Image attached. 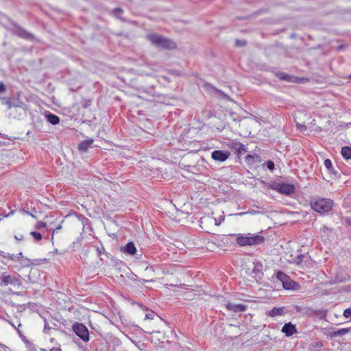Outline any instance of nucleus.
<instances>
[{
    "label": "nucleus",
    "instance_id": "nucleus-43",
    "mask_svg": "<svg viewBox=\"0 0 351 351\" xmlns=\"http://www.w3.org/2000/svg\"><path fill=\"white\" fill-rule=\"evenodd\" d=\"M50 351H62L60 348H53L50 350Z\"/></svg>",
    "mask_w": 351,
    "mask_h": 351
},
{
    "label": "nucleus",
    "instance_id": "nucleus-14",
    "mask_svg": "<svg viewBox=\"0 0 351 351\" xmlns=\"http://www.w3.org/2000/svg\"><path fill=\"white\" fill-rule=\"evenodd\" d=\"M121 251L128 255H134L136 252V248L133 242H128L125 246L121 247Z\"/></svg>",
    "mask_w": 351,
    "mask_h": 351
},
{
    "label": "nucleus",
    "instance_id": "nucleus-48",
    "mask_svg": "<svg viewBox=\"0 0 351 351\" xmlns=\"http://www.w3.org/2000/svg\"><path fill=\"white\" fill-rule=\"evenodd\" d=\"M50 328H51L50 327H48V326L45 324V328H44V332H46V330H47V329H50Z\"/></svg>",
    "mask_w": 351,
    "mask_h": 351
},
{
    "label": "nucleus",
    "instance_id": "nucleus-9",
    "mask_svg": "<svg viewBox=\"0 0 351 351\" xmlns=\"http://www.w3.org/2000/svg\"><path fill=\"white\" fill-rule=\"evenodd\" d=\"M73 330L77 336L82 341L87 342L89 341V332L85 325L81 323H75L73 325Z\"/></svg>",
    "mask_w": 351,
    "mask_h": 351
},
{
    "label": "nucleus",
    "instance_id": "nucleus-4",
    "mask_svg": "<svg viewBox=\"0 0 351 351\" xmlns=\"http://www.w3.org/2000/svg\"><path fill=\"white\" fill-rule=\"evenodd\" d=\"M149 40L155 46L165 49H173L176 48V44L170 39H168L158 34H149L147 36Z\"/></svg>",
    "mask_w": 351,
    "mask_h": 351
},
{
    "label": "nucleus",
    "instance_id": "nucleus-10",
    "mask_svg": "<svg viewBox=\"0 0 351 351\" xmlns=\"http://www.w3.org/2000/svg\"><path fill=\"white\" fill-rule=\"evenodd\" d=\"M230 156V152L226 150H215L212 152L211 157L213 160L219 162L226 160Z\"/></svg>",
    "mask_w": 351,
    "mask_h": 351
},
{
    "label": "nucleus",
    "instance_id": "nucleus-26",
    "mask_svg": "<svg viewBox=\"0 0 351 351\" xmlns=\"http://www.w3.org/2000/svg\"><path fill=\"white\" fill-rule=\"evenodd\" d=\"M30 234L33 237L35 241H40L43 238L42 234L36 231H32L30 232Z\"/></svg>",
    "mask_w": 351,
    "mask_h": 351
},
{
    "label": "nucleus",
    "instance_id": "nucleus-13",
    "mask_svg": "<svg viewBox=\"0 0 351 351\" xmlns=\"http://www.w3.org/2000/svg\"><path fill=\"white\" fill-rule=\"evenodd\" d=\"M226 307L228 311L234 313L243 312L246 310V306L241 304H234L231 302H228L226 304Z\"/></svg>",
    "mask_w": 351,
    "mask_h": 351
},
{
    "label": "nucleus",
    "instance_id": "nucleus-22",
    "mask_svg": "<svg viewBox=\"0 0 351 351\" xmlns=\"http://www.w3.org/2000/svg\"><path fill=\"white\" fill-rule=\"evenodd\" d=\"M324 165L330 174L334 175L335 176H338V172L334 169L332 162L330 159H326L324 160Z\"/></svg>",
    "mask_w": 351,
    "mask_h": 351
},
{
    "label": "nucleus",
    "instance_id": "nucleus-47",
    "mask_svg": "<svg viewBox=\"0 0 351 351\" xmlns=\"http://www.w3.org/2000/svg\"><path fill=\"white\" fill-rule=\"evenodd\" d=\"M8 323H9V324H10V325L14 328L16 329V327L15 326V325H14L12 322H10V321H8Z\"/></svg>",
    "mask_w": 351,
    "mask_h": 351
},
{
    "label": "nucleus",
    "instance_id": "nucleus-34",
    "mask_svg": "<svg viewBox=\"0 0 351 351\" xmlns=\"http://www.w3.org/2000/svg\"><path fill=\"white\" fill-rule=\"evenodd\" d=\"M246 44H247V42L244 40H241L237 39L236 40V46L237 47H244L246 45Z\"/></svg>",
    "mask_w": 351,
    "mask_h": 351
},
{
    "label": "nucleus",
    "instance_id": "nucleus-19",
    "mask_svg": "<svg viewBox=\"0 0 351 351\" xmlns=\"http://www.w3.org/2000/svg\"><path fill=\"white\" fill-rule=\"evenodd\" d=\"M18 98L14 97H0V102L7 106L8 109L14 104Z\"/></svg>",
    "mask_w": 351,
    "mask_h": 351
},
{
    "label": "nucleus",
    "instance_id": "nucleus-40",
    "mask_svg": "<svg viewBox=\"0 0 351 351\" xmlns=\"http://www.w3.org/2000/svg\"><path fill=\"white\" fill-rule=\"evenodd\" d=\"M14 239L18 240V241H22V240H23L24 237H23V236L22 234H20L19 236L15 235L14 236Z\"/></svg>",
    "mask_w": 351,
    "mask_h": 351
},
{
    "label": "nucleus",
    "instance_id": "nucleus-46",
    "mask_svg": "<svg viewBox=\"0 0 351 351\" xmlns=\"http://www.w3.org/2000/svg\"><path fill=\"white\" fill-rule=\"evenodd\" d=\"M62 228L61 226H59L58 227H57L54 230H53V234L56 233L58 232V230H60V228Z\"/></svg>",
    "mask_w": 351,
    "mask_h": 351
},
{
    "label": "nucleus",
    "instance_id": "nucleus-35",
    "mask_svg": "<svg viewBox=\"0 0 351 351\" xmlns=\"http://www.w3.org/2000/svg\"><path fill=\"white\" fill-rule=\"evenodd\" d=\"M45 227H46V223L41 221H38L36 225V228H37V229H39L41 228H45Z\"/></svg>",
    "mask_w": 351,
    "mask_h": 351
},
{
    "label": "nucleus",
    "instance_id": "nucleus-52",
    "mask_svg": "<svg viewBox=\"0 0 351 351\" xmlns=\"http://www.w3.org/2000/svg\"><path fill=\"white\" fill-rule=\"evenodd\" d=\"M215 224H216L217 226H218V225H219V224H220V222H219V223H217V221H215Z\"/></svg>",
    "mask_w": 351,
    "mask_h": 351
},
{
    "label": "nucleus",
    "instance_id": "nucleus-36",
    "mask_svg": "<svg viewBox=\"0 0 351 351\" xmlns=\"http://www.w3.org/2000/svg\"><path fill=\"white\" fill-rule=\"evenodd\" d=\"M6 90V86L2 82H0V93H3Z\"/></svg>",
    "mask_w": 351,
    "mask_h": 351
},
{
    "label": "nucleus",
    "instance_id": "nucleus-38",
    "mask_svg": "<svg viewBox=\"0 0 351 351\" xmlns=\"http://www.w3.org/2000/svg\"><path fill=\"white\" fill-rule=\"evenodd\" d=\"M155 316V314L154 312H150L149 313H147L145 315V319H153L154 317Z\"/></svg>",
    "mask_w": 351,
    "mask_h": 351
},
{
    "label": "nucleus",
    "instance_id": "nucleus-11",
    "mask_svg": "<svg viewBox=\"0 0 351 351\" xmlns=\"http://www.w3.org/2000/svg\"><path fill=\"white\" fill-rule=\"evenodd\" d=\"M281 331L285 334L287 337H291L297 333V328L291 322L286 323L282 328Z\"/></svg>",
    "mask_w": 351,
    "mask_h": 351
},
{
    "label": "nucleus",
    "instance_id": "nucleus-6",
    "mask_svg": "<svg viewBox=\"0 0 351 351\" xmlns=\"http://www.w3.org/2000/svg\"><path fill=\"white\" fill-rule=\"evenodd\" d=\"M20 278L21 276L19 274L10 275L8 272H3L0 275V287L10 285L20 287L22 285Z\"/></svg>",
    "mask_w": 351,
    "mask_h": 351
},
{
    "label": "nucleus",
    "instance_id": "nucleus-3",
    "mask_svg": "<svg viewBox=\"0 0 351 351\" xmlns=\"http://www.w3.org/2000/svg\"><path fill=\"white\" fill-rule=\"evenodd\" d=\"M8 21L12 26V28L8 29L12 34L28 41H33L36 39L35 36L32 33L27 31L12 19L8 17Z\"/></svg>",
    "mask_w": 351,
    "mask_h": 351
},
{
    "label": "nucleus",
    "instance_id": "nucleus-8",
    "mask_svg": "<svg viewBox=\"0 0 351 351\" xmlns=\"http://www.w3.org/2000/svg\"><path fill=\"white\" fill-rule=\"evenodd\" d=\"M269 189L275 190L280 194L289 196L295 192V186L292 184L272 182L268 185Z\"/></svg>",
    "mask_w": 351,
    "mask_h": 351
},
{
    "label": "nucleus",
    "instance_id": "nucleus-42",
    "mask_svg": "<svg viewBox=\"0 0 351 351\" xmlns=\"http://www.w3.org/2000/svg\"><path fill=\"white\" fill-rule=\"evenodd\" d=\"M23 212H24L25 213L27 214V215H31V216H32V217H34V218H36V217L34 215V213H31L27 212V211H25V210H23Z\"/></svg>",
    "mask_w": 351,
    "mask_h": 351
},
{
    "label": "nucleus",
    "instance_id": "nucleus-25",
    "mask_svg": "<svg viewBox=\"0 0 351 351\" xmlns=\"http://www.w3.org/2000/svg\"><path fill=\"white\" fill-rule=\"evenodd\" d=\"M263 265L261 263H256L254 264L252 272L255 274H258L261 272Z\"/></svg>",
    "mask_w": 351,
    "mask_h": 351
},
{
    "label": "nucleus",
    "instance_id": "nucleus-23",
    "mask_svg": "<svg viewBox=\"0 0 351 351\" xmlns=\"http://www.w3.org/2000/svg\"><path fill=\"white\" fill-rule=\"evenodd\" d=\"M351 328H340L336 331L332 332L330 333V336L331 338L343 336L348 333Z\"/></svg>",
    "mask_w": 351,
    "mask_h": 351
},
{
    "label": "nucleus",
    "instance_id": "nucleus-49",
    "mask_svg": "<svg viewBox=\"0 0 351 351\" xmlns=\"http://www.w3.org/2000/svg\"><path fill=\"white\" fill-rule=\"evenodd\" d=\"M0 319H3V320H5L6 322H8V320L5 319V317H3V316H0Z\"/></svg>",
    "mask_w": 351,
    "mask_h": 351
},
{
    "label": "nucleus",
    "instance_id": "nucleus-30",
    "mask_svg": "<svg viewBox=\"0 0 351 351\" xmlns=\"http://www.w3.org/2000/svg\"><path fill=\"white\" fill-rule=\"evenodd\" d=\"M26 261V264L25 265L26 266H29V265H36L38 264V260L35 259V260H32V259H29V258H25V259Z\"/></svg>",
    "mask_w": 351,
    "mask_h": 351
},
{
    "label": "nucleus",
    "instance_id": "nucleus-15",
    "mask_svg": "<svg viewBox=\"0 0 351 351\" xmlns=\"http://www.w3.org/2000/svg\"><path fill=\"white\" fill-rule=\"evenodd\" d=\"M93 140L92 138H88L85 141H82L78 145V149L81 152H86L89 147L93 145Z\"/></svg>",
    "mask_w": 351,
    "mask_h": 351
},
{
    "label": "nucleus",
    "instance_id": "nucleus-16",
    "mask_svg": "<svg viewBox=\"0 0 351 351\" xmlns=\"http://www.w3.org/2000/svg\"><path fill=\"white\" fill-rule=\"evenodd\" d=\"M261 157L258 154H247L245 157V162L250 165H253L254 164L258 163L261 162Z\"/></svg>",
    "mask_w": 351,
    "mask_h": 351
},
{
    "label": "nucleus",
    "instance_id": "nucleus-31",
    "mask_svg": "<svg viewBox=\"0 0 351 351\" xmlns=\"http://www.w3.org/2000/svg\"><path fill=\"white\" fill-rule=\"evenodd\" d=\"M0 256H2L3 258H8L11 261H12V256H14V254H10V253H5L3 251H1L0 252Z\"/></svg>",
    "mask_w": 351,
    "mask_h": 351
},
{
    "label": "nucleus",
    "instance_id": "nucleus-17",
    "mask_svg": "<svg viewBox=\"0 0 351 351\" xmlns=\"http://www.w3.org/2000/svg\"><path fill=\"white\" fill-rule=\"evenodd\" d=\"M45 116L47 121L52 125H57L60 122L59 117L50 112H45Z\"/></svg>",
    "mask_w": 351,
    "mask_h": 351
},
{
    "label": "nucleus",
    "instance_id": "nucleus-37",
    "mask_svg": "<svg viewBox=\"0 0 351 351\" xmlns=\"http://www.w3.org/2000/svg\"><path fill=\"white\" fill-rule=\"evenodd\" d=\"M217 91L222 96L223 98H224L225 99H227V100H230V97L226 95V93H224L223 92L219 90H217Z\"/></svg>",
    "mask_w": 351,
    "mask_h": 351
},
{
    "label": "nucleus",
    "instance_id": "nucleus-24",
    "mask_svg": "<svg viewBox=\"0 0 351 351\" xmlns=\"http://www.w3.org/2000/svg\"><path fill=\"white\" fill-rule=\"evenodd\" d=\"M341 154L343 158L346 160L351 158V147L349 146H344L341 148Z\"/></svg>",
    "mask_w": 351,
    "mask_h": 351
},
{
    "label": "nucleus",
    "instance_id": "nucleus-50",
    "mask_svg": "<svg viewBox=\"0 0 351 351\" xmlns=\"http://www.w3.org/2000/svg\"><path fill=\"white\" fill-rule=\"evenodd\" d=\"M5 347H6V346H5V345H3V344H2V343H0V348H5Z\"/></svg>",
    "mask_w": 351,
    "mask_h": 351
},
{
    "label": "nucleus",
    "instance_id": "nucleus-12",
    "mask_svg": "<svg viewBox=\"0 0 351 351\" xmlns=\"http://www.w3.org/2000/svg\"><path fill=\"white\" fill-rule=\"evenodd\" d=\"M230 147L235 151L238 157H240L247 152L245 145L239 142H232Z\"/></svg>",
    "mask_w": 351,
    "mask_h": 351
},
{
    "label": "nucleus",
    "instance_id": "nucleus-45",
    "mask_svg": "<svg viewBox=\"0 0 351 351\" xmlns=\"http://www.w3.org/2000/svg\"><path fill=\"white\" fill-rule=\"evenodd\" d=\"M17 332H18L19 335L23 338V339H25V337L22 335L21 332L20 331V330L17 329Z\"/></svg>",
    "mask_w": 351,
    "mask_h": 351
},
{
    "label": "nucleus",
    "instance_id": "nucleus-18",
    "mask_svg": "<svg viewBox=\"0 0 351 351\" xmlns=\"http://www.w3.org/2000/svg\"><path fill=\"white\" fill-rule=\"evenodd\" d=\"M275 75L280 80L285 82H293L294 77L292 75H289L286 73L277 71L275 73Z\"/></svg>",
    "mask_w": 351,
    "mask_h": 351
},
{
    "label": "nucleus",
    "instance_id": "nucleus-1",
    "mask_svg": "<svg viewBox=\"0 0 351 351\" xmlns=\"http://www.w3.org/2000/svg\"><path fill=\"white\" fill-rule=\"evenodd\" d=\"M265 239L263 236L248 233L247 234H239L237 235V243L240 246L258 245L264 243Z\"/></svg>",
    "mask_w": 351,
    "mask_h": 351
},
{
    "label": "nucleus",
    "instance_id": "nucleus-28",
    "mask_svg": "<svg viewBox=\"0 0 351 351\" xmlns=\"http://www.w3.org/2000/svg\"><path fill=\"white\" fill-rule=\"evenodd\" d=\"M130 279L134 282H138L141 284H144L146 282H148L147 280L144 279H140L136 274H132V276L130 278Z\"/></svg>",
    "mask_w": 351,
    "mask_h": 351
},
{
    "label": "nucleus",
    "instance_id": "nucleus-44",
    "mask_svg": "<svg viewBox=\"0 0 351 351\" xmlns=\"http://www.w3.org/2000/svg\"><path fill=\"white\" fill-rule=\"evenodd\" d=\"M14 213V210H12V211H10L8 215H4V216H5V217H9V216H10V215H12Z\"/></svg>",
    "mask_w": 351,
    "mask_h": 351
},
{
    "label": "nucleus",
    "instance_id": "nucleus-53",
    "mask_svg": "<svg viewBox=\"0 0 351 351\" xmlns=\"http://www.w3.org/2000/svg\"><path fill=\"white\" fill-rule=\"evenodd\" d=\"M350 77H351V75H350Z\"/></svg>",
    "mask_w": 351,
    "mask_h": 351
},
{
    "label": "nucleus",
    "instance_id": "nucleus-7",
    "mask_svg": "<svg viewBox=\"0 0 351 351\" xmlns=\"http://www.w3.org/2000/svg\"><path fill=\"white\" fill-rule=\"evenodd\" d=\"M311 208L319 213L330 211L333 206V201L330 199L321 198L311 204Z\"/></svg>",
    "mask_w": 351,
    "mask_h": 351
},
{
    "label": "nucleus",
    "instance_id": "nucleus-21",
    "mask_svg": "<svg viewBox=\"0 0 351 351\" xmlns=\"http://www.w3.org/2000/svg\"><path fill=\"white\" fill-rule=\"evenodd\" d=\"M285 313V307H274L269 311L268 315L270 317H276L282 315Z\"/></svg>",
    "mask_w": 351,
    "mask_h": 351
},
{
    "label": "nucleus",
    "instance_id": "nucleus-33",
    "mask_svg": "<svg viewBox=\"0 0 351 351\" xmlns=\"http://www.w3.org/2000/svg\"><path fill=\"white\" fill-rule=\"evenodd\" d=\"M23 256V253L22 252H19V254L14 255V256H12V261H14V262H19L20 261L21 258H22Z\"/></svg>",
    "mask_w": 351,
    "mask_h": 351
},
{
    "label": "nucleus",
    "instance_id": "nucleus-39",
    "mask_svg": "<svg viewBox=\"0 0 351 351\" xmlns=\"http://www.w3.org/2000/svg\"><path fill=\"white\" fill-rule=\"evenodd\" d=\"M296 126H297V128H298L300 130H301V131H304V130H306V125H302V124H300V123H297V124H296Z\"/></svg>",
    "mask_w": 351,
    "mask_h": 351
},
{
    "label": "nucleus",
    "instance_id": "nucleus-51",
    "mask_svg": "<svg viewBox=\"0 0 351 351\" xmlns=\"http://www.w3.org/2000/svg\"><path fill=\"white\" fill-rule=\"evenodd\" d=\"M40 351H47V350H46V349H45V348H40Z\"/></svg>",
    "mask_w": 351,
    "mask_h": 351
},
{
    "label": "nucleus",
    "instance_id": "nucleus-41",
    "mask_svg": "<svg viewBox=\"0 0 351 351\" xmlns=\"http://www.w3.org/2000/svg\"><path fill=\"white\" fill-rule=\"evenodd\" d=\"M303 258H304V255L303 254H300V255L298 256V257H297V258L298 259L299 262H301L302 261Z\"/></svg>",
    "mask_w": 351,
    "mask_h": 351
},
{
    "label": "nucleus",
    "instance_id": "nucleus-29",
    "mask_svg": "<svg viewBox=\"0 0 351 351\" xmlns=\"http://www.w3.org/2000/svg\"><path fill=\"white\" fill-rule=\"evenodd\" d=\"M123 13V10L121 8H116L113 10V14L117 18H120L121 14H122Z\"/></svg>",
    "mask_w": 351,
    "mask_h": 351
},
{
    "label": "nucleus",
    "instance_id": "nucleus-32",
    "mask_svg": "<svg viewBox=\"0 0 351 351\" xmlns=\"http://www.w3.org/2000/svg\"><path fill=\"white\" fill-rule=\"evenodd\" d=\"M343 315L346 318L350 317V320H351V308H348L345 309L343 311Z\"/></svg>",
    "mask_w": 351,
    "mask_h": 351
},
{
    "label": "nucleus",
    "instance_id": "nucleus-27",
    "mask_svg": "<svg viewBox=\"0 0 351 351\" xmlns=\"http://www.w3.org/2000/svg\"><path fill=\"white\" fill-rule=\"evenodd\" d=\"M264 165L271 171H273L275 169V164L272 160H268Z\"/></svg>",
    "mask_w": 351,
    "mask_h": 351
},
{
    "label": "nucleus",
    "instance_id": "nucleus-20",
    "mask_svg": "<svg viewBox=\"0 0 351 351\" xmlns=\"http://www.w3.org/2000/svg\"><path fill=\"white\" fill-rule=\"evenodd\" d=\"M350 279V276L348 275L343 276L340 274H337L335 278L330 281V284L345 282Z\"/></svg>",
    "mask_w": 351,
    "mask_h": 351
},
{
    "label": "nucleus",
    "instance_id": "nucleus-5",
    "mask_svg": "<svg viewBox=\"0 0 351 351\" xmlns=\"http://www.w3.org/2000/svg\"><path fill=\"white\" fill-rule=\"evenodd\" d=\"M276 278L282 283V287L286 290L296 291L300 289V284L291 280V278L283 271H278L276 273Z\"/></svg>",
    "mask_w": 351,
    "mask_h": 351
},
{
    "label": "nucleus",
    "instance_id": "nucleus-2",
    "mask_svg": "<svg viewBox=\"0 0 351 351\" xmlns=\"http://www.w3.org/2000/svg\"><path fill=\"white\" fill-rule=\"evenodd\" d=\"M27 106L19 98L8 109V117L12 119H22L26 116Z\"/></svg>",
    "mask_w": 351,
    "mask_h": 351
}]
</instances>
